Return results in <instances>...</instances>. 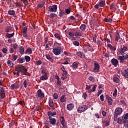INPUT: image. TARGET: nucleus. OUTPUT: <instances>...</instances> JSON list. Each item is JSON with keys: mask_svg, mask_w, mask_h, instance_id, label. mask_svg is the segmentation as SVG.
Returning a JSON list of instances; mask_svg holds the SVG:
<instances>
[{"mask_svg": "<svg viewBox=\"0 0 128 128\" xmlns=\"http://www.w3.org/2000/svg\"><path fill=\"white\" fill-rule=\"evenodd\" d=\"M122 108L120 107L116 108L114 112V122L116 121V120L118 118V116H120V114H122Z\"/></svg>", "mask_w": 128, "mask_h": 128, "instance_id": "1", "label": "nucleus"}, {"mask_svg": "<svg viewBox=\"0 0 128 128\" xmlns=\"http://www.w3.org/2000/svg\"><path fill=\"white\" fill-rule=\"evenodd\" d=\"M62 52V48H60V46L55 48L52 50V52L56 56H58L59 54H60V53Z\"/></svg>", "mask_w": 128, "mask_h": 128, "instance_id": "2", "label": "nucleus"}, {"mask_svg": "<svg viewBox=\"0 0 128 128\" xmlns=\"http://www.w3.org/2000/svg\"><path fill=\"white\" fill-rule=\"evenodd\" d=\"M18 70L22 74L26 75V72H28V69H26V67L22 66V65H20L18 66Z\"/></svg>", "mask_w": 128, "mask_h": 128, "instance_id": "3", "label": "nucleus"}, {"mask_svg": "<svg viewBox=\"0 0 128 128\" xmlns=\"http://www.w3.org/2000/svg\"><path fill=\"white\" fill-rule=\"evenodd\" d=\"M88 107L86 105H83L82 106H80L78 108L77 110L79 114H82V112H86V110H88Z\"/></svg>", "mask_w": 128, "mask_h": 128, "instance_id": "4", "label": "nucleus"}, {"mask_svg": "<svg viewBox=\"0 0 128 128\" xmlns=\"http://www.w3.org/2000/svg\"><path fill=\"white\" fill-rule=\"evenodd\" d=\"M6 98V93H4V89L2 87H0V100H4Z\"/></svg>", "mask_w": 128, "mask_h": 128, "instance_id": "5", "label": "nucleus"}, {"mask_svg": "<svg viewBox=\"0 0 128 128\" xmlns=\"http://www.w3.org/2000/svg\"><path fill=\"white\" fill-rule=\"evenodd\" d=\"M100 66L97 62L94 63V68L93 69V72H100Z\"/></svg>", "mask_w": 128, "mask_h": 128, "instance_id": "6", "label": "nucleus"}, {"mask_svg": "<svg viewBox=\"0 0 128 128\" xmlns=\"http://www.w3.org/2000/svg\"><path fill=\"white\" fill-rule=\"evenodd\" d=\"M48 12H56V10H58V6L53 5L48 7Z\"/></svg>", "mask_w": 128, "mask_h": 128, "instance_id": "7", "label": "nucleus"}, {"mask_svg": "<svg viewBox=\"0 0 128 128\" xmlns=\"http://www.w3.org/2000/svg\"><path fill=\"white\" fill-rule=\"evenodd\" d=\"M37 94L38 98H44V93L42 92V90H38L37 92Z\"/></svg>", "mask_w": 128, "mask_h": 128, "instance_id": "8", "label": "nucleus"}, {"mask_svg": "<svg viewBox=\"0 0 128 128\" xmlns=\"http://www.w3.org/2000/svg\"><path fill=\"white\" fill-rule=\"evenodd\" d=\"M48 118L50 124H52V126H54V124H56V118H53L52 117H48Z\"/></svg>", "mask_w": 128, "mask_h": 128, "instance_id": "9", "label": "nucleus"}, {"mask_svg": "<svg viewBox=\"0 0 128 128\" xmlns=\"http://www.w3.org/2000/svg\"><path fill=\"white\" fill-rule=\"evenodd\" d=\"M126 52H128V47L126 46H123L122 48L119 49V52L121 54H124Z\"/></svg>", "mask_w": 128, "mask_h": 128, "instance_id": "10", "label": "nucleus"}, {"mask_svg": "<svg viewBox=\"0 0 128 128\" xmlns=\"http://www.w3.org/2000/svg\"><path fill=\"white\" fill-rule=\"evenodd\" d=\"M111 63L115 68H116L118 65V60L114 58L111 60Z\"/></svg>", "mask_w": 128, "mask_h": 128, "instance_id": "11", "label": "nucleus"}, {"mask_svg": "<svg viewBox=\"0 0 128 128\" xmlns=\"http://www.w3.org/2000/svg\"><path fill=\"white\" fill-rule=\"evenodd\" d=\"M10 90H18L20 88V85L18 84H13L10 86Z\"/></svg>", "mask_w": 128, "mask_h": 128, "instance_id": "12", "label": "nucleus"}, {"mask_svg": "<svg viewBox=\"0 0 128 128\" xmlns=\"http://www.w3.org/2000/svg\"><path fill=\"white\" fill-rule=\"evenodd\" d=\"M62 114H60V122L63 127H64V112H62Z\"/></svg>", "mask_w": 128, "mask_h": 128, "instance_id": "13", "label": "nucleus"}, {"mask_svg": "<svg viewBox=\"0 0 128 128\" xmlns=\"http://www.w3.org/2000/svg\"><path fill=\"white\" fill-rule=\"evenodd\" d=\"M107 46L108 47L112 52H116V47L112 46L111 44H108Z\"/></svg>", "mask_w": 128, "mask_h": 128, "instance_id": "14", "label": "nucleus"}, {"mask_svg": "<svg viewBox=\"0 0 128 128\" xmlns=\"http://www.w3.org/2000/svg\"><path fill=\"white\" fill-rule=\"evenodd\" d=\"M72 70H77L78 68V63L76 62H74L72 65Z\"/></svg>", "mask_w": 128, "mask_h": 128, "instance_id": "15", "label": "nucleus"}, {"mask_svg": "<svg viewBox=\"0 0 128 128\" xmlns=\"http://www.w3.org/2000/svg\"><path fill=\"white\" fill-rule=\"evenodd\" d=\"M48 118L54 116H56V112H52V111H49L48 112Z\"/></svg>", "mask_w": 128, "mask_h": 128, "instance_id": "16", "label": "nucleus"}, {"mask_svg": "<svg viewBox=\"0 0 128 128\" xmlns=\"http://www.w3.org/2000/svg\"><path fill=\"white\" fill-rule=\"evenodd\" d=\"M122 76L126 78H128V68L126 69L124 72H122Z\"/></svg>", "mask_w": 128, "mask_h": 128, "instance_id": "17", "label": "nucleus"}, {"mask_svg": "<svg viewBox=\"0 0 128 128\" xmlns=\"http://www.w3.org/2000/svg\"><path fill=\"white\" fill-rule=\"evenodd\" d=\"M74 108V105L73 104H70L67 105V110H72Z\"/></svg>", "mask_w": 128, "mask_h": 128, "instance_id": "18", "label": "nucleus"}, {"mask_svg": "<svg viewBox=\"0 0 128 128\" xmlns=\"http://www.w3.org/2000/svg\"><path fill=\"white\" fill-rule=\"evenodd\" d=\"M102 122L104 126H110V120H103Z\"/></svg>", "mask_w": 128, "mask_h": 128, "instance_id": "19", "label": "nucleus"}, {"mask_svg": "<svg viewBox=\"0 0 128 128\" xmlns=\"http://www.w3.org/2000/svg\"><path fill=\"white\" fill-rule=\"evenodd\" d=\"M116 42H118L120 40V33L118 32L114 36Z\"/></svg>", "mask_w": 128, "mask_h": 128, "instance_id": "20", "label": "nucleus"}, {"mask_svg": "<svg viewBox=\"0 0 128 128\" xmlns=\"http://www.w3.org/2000/svg\"><path fill=\"white\" fill-rule=\"evenodd\" d=\"M55 78H56V84L58 86H60L62 84V82H60V77H58V76L56 75L55 76Z\"/></svg>", "mask_w": 128, "mask_h": 128, "instance_id": "21", "label": "nucleus"}, {"mask_svg": "<svg viewBox=\"0 0 128 128\" xmlns=\"http://www.w3.org/2000/svg\"><path fill=\"white\" fill-rule=\"evenodd\" d=\"M45 56L46 58H47L48 60H49L51 62H54V59L50 57V54H46Z\"/></svg>", "mask_w": 128, "mask_h": 128, "instance_id": "22", "label": "nucleus"}, {"mask_svg": "<svg viewBox=\"0 0 128 128\" xmlns=\"http://www.w3.org/2000/svg\"><path fill=\"white\" fill-rule=\"evenodd\" d=\"M76 54L79 58H84V54L82 52H78Z\"/></svg>", "mask_w": 128, "mask_h": 128, "instance_id": "23", "label": "nucleus"}, {"mask_svg": "<svg viewBox=\"0 0 128 128\" xmlns=\"http://www.w3.org/2000/svg\"><path fill=\"white\" fill-rule=\"evenodd\" d=\"M64 80L65 82H68L70 80V77H68V73L66 70H64Z\"/></svg>", "mask_w": 128, "mask_h": 128, "instance_id": "24", "label": "nucleus"}, {"mask_svg": "<svg viewBox=\"0 0 128 128\" xmlns=\"http://www.w3.org/2000/svg\"><path fill=\"white\" fill-rule=\"evenodd\" d=\"M86 26L84 24H82L80 26V30H81V31L84 32V30H86Z\"/></svg>", "mask_w": 128, "mask_h": 128, "instance_id": "25", "label": "nucleus"}, {"mask_svg": "<svg viewBox=\"0 0 128 128\" xmlns=\"http://www.w3.org/2000/svg\"><path fill=\"white\" fill-rule=\"evenodd\" d=\"M12 27L10 26H8L5 29L6 32H12Z\"/></svg>", "mask_w": 128, "mask_h": 128, "instance_id": "26", "label": "nucleus"}, {"mask_svg": "<svg viewBox=\"0 0 128 128\" xmlns=\"http://www.w3.org/2000/svg\"><path fill=\"white\" fill-rule=\"evenodd\" d=\"M19 50V52L21 54H24V48L22 46H20Z\"/></svg>", "mask_w": 128, "mask_h": 128, "instance_id": "27", "label": "nucleus"}, {"mask_svg": "<svg viewBox=\"0 0 128 128\" xmlns=\"http://www.w3.org/2000/svg\"><path fill=\"white\" fill-rule=\"evenodd\" d=\"M25 54H32V48H28L26 50Z\"/></svg>", "mask_w": 128, "mask_h": 128, "instance_id": "28", "label": "nucleus"}, {"mask_svg": "<svg viewBox=\"0 0 128 128\" xmlns=\"http://www.w3.org/2000/svg\"><path fill=\"white\" fill-rule=\"evenodd\" d=\"M101 8H104V6H106V1L105 0H102L101 2H98Z\"/></svg>", "mask_w": 128, "mask_h": 128, "instance_id": "29", "label": "nucleus"}, {"mask_svg": "<svg viewBox=\"0 0 128 128\" xmlns=\"http://www.w3.org/2000/svg\"><path fill=\"white\" fill-rule=\"evenodd\" d=\"M70 12H72V8H70L68 7V8H65V12L66 14H70Z\"/></svg>", "mask_w": 128, "mask_h": 128, "instance_id": "30", "label": "nucleus"}, {"mask_svg": "<svg viewBox=\"0 0 128 128\" xmlns=\"http://www.w3.org/2000/svg\"><path fill=\"white\" fill-rule=\"evenodd\" d=\"M76 32V30H73L71 32H69L68 34H69V36H74Z\"/></svg>", "mask_w": 128, "mask_h": 128, "instance_id": "31", "label": "nucleus"}, {"mask_svg": "<svg viewBox=\"0 0 128 128\" xmlns=\"http://www.w3.org/2000/svg\"><path fill=\"white\" fill-rule=\"evenodd\" d=\"M41 80H48V75H44L40 77Z\"/></svg>", "mask_w": 128, "mask_h": 128, "instance_id": "32", "label": "nucleus"}, {"mask_svg": "<svg viewBox=\"0 0 128 128\" xmlns=\"http://www.w3.org/2000/svg\"><path fill=\"white\" fill-rule=\"evenodd\" d=\"M120 58L121 60H127V58H128V54H125L124 55L120 56Z\"/></svg>", "mask_w": 128, "mask_h": 128, "instance_id": "33", "label": "nucleus"}, {"mask_svg": "<svg viewBox=\"0 0 128 128\" xmlns=\"http://www.w3.org/2000/svg\"><path fill=\"white\" fill-rule=\"evenodd\" d=\"M14 36V32H13L12 34H8V33H7L6 34V36L8 38H12V36Z\"/></svg>", "mask_w": 128, "mask_h": 128, "instance_id": "34", "label": "nucleus"}, {"mask_svg": "<svg viewBox=\"0 0 128 128\" xmlns=\"http://www.w3.org/2000/svg\"><path fill=\"white\" fill-rule=\"evenodd\" d=\"M48 104H49V106H50V108L54 107V100H52L50 99Z\"/></svg>", "mask_w": 128, "mask_h": 128, "instance_id": "35", "label": "nucleus"}, {"mask_svg": "<svg viewBox=\"0 0 128 128\" xmlns=\"http://www.w3.org/2000/svg\"><path fill=\"white\" fill-rule=\"evenodd\" d=\"M74 36H76V38H80L82 36V33L76 30Z\"/></svg>", "mask_w": 128, "mask_h": 128, "instance_id": "36", "label": "nucleus"}, {"mask_svg": "<svg viewBox=\"0 0 128 128\" xmlns=\"http://www.w3.org/2000/svg\"><path fill=\"white\" fill-rule=\"evenodd\" d=\"M54 36L55 38H56L58 39L59 40H62V38H60V36L58 34V33H56Z\"/></svg>", "mask_w": 128, "mask_h": 128, "instance_id": "37", "label": "nucleus"}, {"mask_svg": "<svg viewBox=\"0 0 128 128\" xmlns=\"http://www.w3.org/2000/svg\"><path fill=\"white\" fill-rule=\"evenodd\" d=\"M8 14L10 16H14L16 14V12L14 10H10L8 12Z\"/></svg>", "mask_w": 128, "mask_h": 128, "instance_id": "38", "label": "nucleus"}, {"mask_svg": "<svg viewBox=\"0 0 128 128\" xmlns=\"http://www.w3.org/2000/svg\"><path fill=\"white\" fill-rule=\"evenodd\" d=\"M128 113H126V114H124L122 116V120H128Z\"/></svg>", "mask_w": 128, "mask_h": 128, "instance_id": "39", "label": "nucleus"}, {"mask_svg": "<svg viewBox=\"0 0 128 128\" xmlns=\"http://www.w3.org/2000/svg\"><path fill=\"white\" fill-rule=\"evenodd\" d=\"M24 60H26V62H30V57L28 56H24Z\"/></svg>", "mask_w": 128, "mask_h": 128, "instance_id": "40", "label": "nucleus"}, {"mask_svg": "<svg viewBox=\"0 0 128 128\" xmlns=\"http://www.w3.org/2000/svg\"><path fill=\"white\" fill-rule=\"evenodd\" d=\"M113 80L114 82H116V84H118L120 82V79L118 78V77H114L113 78Z\"/></svg>", "mask_w": 128, "mask_h": 128, "instance_id": "41", "label": "nucleus"}, {"mask_svg": "<svg viewBox=\"0 0 128 128\" xmlns=\"http://www.w3.org/2000/svg\"><path fill=\"white\" fill-rule=\"evenodd\" d=\"M7 64H8V66H14V63H12V62L10 60H8L7 62Z\"/></svg>", "mask_w": 128, "mask_h": 128, "instance_id": "42", "label": "nucleus"}, {"mask_svg": "<svg viewBox=\"0 0 128 128\" xmlns=\"http://www.w3.org/2000/svg\"><path fill=\"white\" fill-rule=\"evenodd\" d=\"M20 64H23V62H24L25 60L24 58H19L18 60Z\"/></svg>", "mask_w": 128, "mask_h": 128, "instance_id": "43", "label": "nucleus"}, {"mask_svg": "<svg viewBox=\"0 0 128 128\" xmlns=\"http://www.w3.org/2000/svg\"><path fill=\"white\" fill-rule=\"evenodd\" d=\"M56 16H57V15L54 13H51L50 14V18H56Z\"/></svg>", "mask_w": 128, "mask_h": 128, "instance_id": "44", "label": "nucleus"}, {"mask_svg": "<svg viewBox=\"0 0 128 128\" xmlns=\"http://www.w3.org/2000/svg\"><path fill=\"white\" fill-rule=\"evenodd\" d=\"M117 120V123L119 124H122V119H121L120 118H117V120Z\"/></svg>", "mask_w": 128, "mask_h": 128, "instance_id": "45", "label": "nucleus"}, {"mask_svg": "<svg viewBox=\"0 0 128 128\" xmlns=\"http://www.w3.org/2000/svg\"><path fill=\"white\" fill-rule=\"evenodd\" d=\"M70 59L68 58V57H66V58L65 59V62H64V64H68L70 62Z\"/></svg>", "mask_w": 128, "mask_h": 128, "instance_id": "46", "label": "nucleus"}, {"mask_svg": "<svg viewBox=\"0 0 128 128\" xmlns=\"http://www.w3.org/2000/svg\"><path fill=\"white\" fill-rule=\"evenodd\" d=\"M108 102L109 104V106H112V98H110L108 100Z\"/></svg>", "mask_w": 128, "mask_h": 128, "instance_id": "47", "label": "nucleus"}, {"mask_svg": "<svg viewBox=\"0 0 128 128\" xmlns=\"http://www.w3.org/2000/svg\"><path fill=\"white\" fill-rule=\"evenodd\" d=\"M73 44H74V46H80V42L78 41H74L73 42Z\"/></svg>", "mask_w": 128, "mask_h": 128, "instance_id": "48", "label": "nucleus"}, {"mask_svg": "<svg viewBox=\"0 0 128 128\" xmlns=\"http://www.w3.org/2000/svg\"><path fill=\"white\" fill-rule=\"evenodd\" d=\"M60 102H64V95H62L60 98Z\"/></svg>", "mask_w": 128, "mask_h": 128, "instance_id": "49", "label": "nucleus"}, {"mask_svg": "<svg viewBox=\"0 0 128 128\" xmlns=\"http://www.w3.org/2000/svg\"><path fill=\"white\" fill-rule=\"evenodd\" d=\"M118 96V90L116 88H115L114 90V92L113 94V96Z\"/></svg>", "mask_w": 128, "mask_h": 128, "instance_id": "50", "label": "nucleus"}, {"mask_svg": "<svg viewBox=\"0 0 128 128\" xmlns=\"http://www.w3.org/2000/svg\"><path fill=\"white\" fill-rule=\"evenodd\" d=\"M44 6V3H40L38 5V8H42Z\"/></svg>", "mask_w": 128, "mask_h": 128, "instance_id": "51", "label": "nucleus"}, {"mask_svg": "<svg viewBox=\"0 0 128 128\" xmlns=\"http://www.w3.org/2000/svg\"><path fill=\"white\" fill-rule=\"evenodd\" d=\"M88 78L90 82H94V78L92 76H90Z\"/></svg>", "mask_w": 128, "mask_h": 128, "instance_id": "52", "label": "nucleus"}, {"mask_svg": "<svg viewBox=\"0 0 128 128\" xmlns=\"http://www.w3.org/2000/svg\"><path fill=\"white\" fill-rule=\"evenodd\" d=\"M14 49L12 48H10L9 50L10 54H14Z\"/></svg>", "mask_w": 128, "mask_h": 128, "instance_id": "53", "label": "nucleus"}, {"mask_svg": "<svg viewBox=\"0 0 128 128\" xmlns=\"http://www.w3.org/2000/svg\"><path fill=\"white\" fill-rule=\"evenodd\" d=\"M64 14V12H62V10H60L59 12V16H62Z\"/></svg>", "mask_w": 128, "mask_h": 128, "instance_id": "54", "label": "nucleus"}, {"mask_svg": "<svg viewBox=\"0 0 128 128\" xmlns=\"http://www.w3.org/2000/svg\"><path fill=\"white\" fill-rule=\"evenodd\" d=\"M65 56H68L67 58H70V54L68 52H64Z\"/></svg>", "mask_w": 128, "mask_h": 128, "instance_id": "55", "label": "nucleus"}, {"mask_svg": "<svg viewBox=\"0 0 128 128\" xmlns=\"http://www.w3.org/2000/svg\"><path fill=\"white\" fill-rule=\"evenodd\" d=\"M27 31H28V28L26 26L24 27L22 33H26Z\"/></svg>", "mask_w": 128, "mask_h": 128, "instance_id": "56", "label": "nucleus"}, {"mask_svg": "<svg viewBox=\"0 0 128 128\" xmlns=\"http://www.w3.org/2000/svg\"><path fill=\"white\" fill-rule=\"evenodd\" d=\"M2 52L3 54H6V52H8V49H6V48H3L2 49Z\"/></svg>", "mask_w": 128, "mask_h": 128, "instance_id": "57", "label": "nucleus"}, {"mask_svg": "<svg viewBox=\"0 0 128 128\" xmlns=\"http://www.w3.org/2000/svg\"><path fill=\"white\" fill-rule=\"evenodd\" d=\"M23 85L24 86V88H26L27 82L26 80H24L23 82Z\"/></svg>", "mask_w": 128, "mask_h": 128, "instance_id": "58", "label": "nucleus"}, {"mask_svg": "<svg viewBox=\"0 0 128 128\" xmlns=\"http://www.w3.org/2000/svg\"><path fill=\"white\" fill-rule=\"evenodd\" d=\"M120 56H118L117 58L118 60H120V63L122 64L124 62V60H121L120 58Z\"/></svg>", "mask_w": 128, "mask_h": 128, "instance_id": "59", "label": "nucleus"}, {"mask_svg": "<svg viewBox=\"0 0 128 128\" xmlns=\"http://www.w3.org/2000/svg\"><path fill=\"white\" fill-rule=\"evenodd\" d=\"M36 64H37V66H40V64H42V60H38L36 61Z\"/></svg>", "mask_w": 128, "mask_h": 128, "instance_id": "60", "label": "nucleus"}, {"mask_svg": "<svg viewBox=\"0 0 128 128\" xmlns=\"http://www.w3.org/2000/svg\"><path fill=\"white\" fill-rule=\"evenodd\" d=\"M98 87L97 85H94L92 88V90L93 92H96V88Z\"/></svg>", "mask_w": 128, "mask_h": 128, "instance_id": "61", "label": "nucleus"}, {"mask_svg": "<svg viewBox=\"0 0 128 128\" xmlns=\"http://www.w3.org/2000/svg\"><path fill=\"white\" fill-rule=\"evenodd\" d=\"M53 97L54 100H58V96L56 94H54Z\"/></svg>", "mask_w": 128, "mask_h": 128, "instance_id": "62", "label": "nucleus"}, {"mask_svg": "<svg viewBox=\"0 0 128 128\" xmlns=\"http://www.w3.org/2000/svg\"><path fill=\"white\" fill-rule=\"evenodd\" d=\"M22 2H23L25 4H28V0H21Z\"/></svg>", "mask_w": 128, "mask_h": 128, "instance_id": "63", "label": "nucleus"}, {"mask_svg": "<svg viewBox=\"0 0 128 128\" xmlns=\"http://www.w3.org/2000/svg\"><path fill=\"white\" fill-rule=\"evenodd\" d=\"M104 94H102L100 96V100H102V102H104Z\"/></svg>", "mask_w": 128, "mask_h": 128, "instance_id": "64", "label": "nucleus"}]
</instances>
